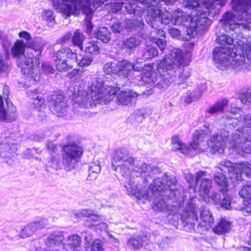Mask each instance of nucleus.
Wrapping results in <instances>:
<instances>
[{"mask_svg":"<svg viewBox=\"0 0 251 251\" xmlns=\"http://www.w3.org/2000/svg\"><path fill=\"white\" fill-rule=\"evenodd\" d=\"M112 167L127 179L125 183L129 195L139 199L150 200L165 193L170 199L175 197L176 191V179L174 176H164L162 179H154L146 188L152 176L158 172V169L141 162L134 163L133 158L126 150L116 151L112 162Z\"/></svg>","mask_w":251,"mask_h":251,"instance_id":"f257e3e1","label":"nucleus"},{"mask_svg":"<svg viewBox=\"0 0 251 251\" xmlns=\"http://www.w3.org/2000/svg\"><path fill=\"white\" fill-rule=\"evenodd\" d=\"M241 112L239 108L235 107L230 111V115L226 117L229 121L228 124L233 127L238 126V128L231 132L222 129L210 137L207 145L214 152H223L226 146L237 151L251 152V115L243 114L239 118L235 117Z\"/></svg>","mask_w":251,"mask_h":251,"instance_id":"f03ea898","label":"nucleus"},{"mask_svg":"<svg viewBox=\"0 0 251 251\" xmlns=\"http://www.w3.org/2000/svg\"><path fill=\"white\" fill-rule=\"evenodd\" d=\"M189 62V59L184 56L180 49H173L170 53L158 64L157 70L159 75L152 66H148L144 69L141 80L147 85V87L150 90L155 87L158 89L166 88L173 81L178 66H188Z\"/></svg>","mask_w":251,"mask_h":251,"instance_id":"7ed1b4c3","label":"nucleus"},{"mask_svg":"<svg viewBox=\"0 0 251 251\" xmlns=\"http://www.w3.org/2000/svg\"><path fill=\"white\" fill-rule=\"evenodd\" d=\"M206 6H212L218 10L223 0H202ZM231 6L234 12H226L220 21L224 30L227 32L238 28L251 30V0H232Z\"/></svg>","mask_w":251,"mask_h":251,"instance_id":"20e7f679","label":"nucleus"},{"mask_svg":"<svg viewBox=\"0 0 251 251\" xmlns=\"http://www.w3.org/2000/svg\"><path fill=\"white\" fill-rule=\"evenodd\" d=\"M242 53H231V49L226 47H216L213 52V58L219 69L224 70L232 68L236 70L248 68L251 62V38L244 43Z\"/></svg>","mask_w":251,"mask_h":251,"instance_id":"39448f33","label":"nucleus"},{"mask_svg":"<svg viewBox=\"0 0 251 251\" xmlns=\"http://www.w3.org/2000/svg\"><path fill=\"white\" fill-rule=\"evenodd\" d=\"M120 88L111 86H104L103 81L97 78L91 85L90 94L86 91H79L74 98V107L88 108L94 103L104 104L112 100Z\"/></svg>","mask_w":251,"mask_h":251,"instance_id":"423d86ee","label":"nucleus"},{"mask_svg":"<svg viewBox=\"0 0 251 251\" xmlns=\"http://www.w3.org/2000/svg\"><path fill=\"white\" fill-rule=\"evenodd\" d=\"M184 6L191 9L195 10V13L192 14L191 26L186 32L191 37L197 35L198 31L204 29L211 24V21L208 15L215 14L218 9L212 6H207L202 0H183Z\"/></svg>","mask_w":251,"mask_h":251,"instance_id":"0eeeda50","label":"nucleus"},{"mask_svg":"<svg viewBox=\"0 0 251 251\" xmlns=\"http://www.w3.org/2000/svg\"><path fill=\"white\" fill-rule=\"evenodd\" d=\"M25 45L22 40H17L11 48L13 57H18L17 63L25 75L29 78L34 77V70L39 67V58L34 57L31 51L24 53Z\"/></svg>","mask_w":251,"mask_h":251,"instance_id":"6e6552de","label":"nucleus"},{"mask_svg":"<svg viewBox=\"0 0 251 251\" xmlns=\"http://www.w3.org/2000/svg\"><path fill=\"white\" fill-rule=\"evenodd\" d=\"M82 154V150L78 145L71 143L63 148L62 164L67 171L75 168Z\"/></svg>","mask_w":251,"mask_h":251,"instance_id":"1a4fd4ad","label":"nucleus"},{"mask_svg":"<svg viewBox=\"0 0 251 251\" xmlns=\"http://www.w3.org/2000/svg\"><path fill=\"white\" fill-rule=\"evenodd\" d=\"M159 2V0H152L149 3L145 1V4L143 5H146V22L154 28V30L151 31V34L157 33L158 36L162 37L164 36L165 32L162 29H159L158 26H156V22L158 21V19L160 20L161 13V11L158 6Z\"/></svg>","mask_w":251,"mask_h":251,"instance_id":"9d476101","label":"nucleus"},{"mask_svg":"<svg viewBox=\"0 0 251 251\" xmlns=\"http://www.w3.org/2000/svg\"><path fill=\"white\" fill-rule=\"evenodd\" d=\"M215 169L213 179L221 187V191L224 194L228 191L229 185L226 176V173L233 170V163L229 160L222 161Z\"/></svg>","mask_w":251,"mask_h":251,"instance_id":"9b49d317","label":"nucleus"},{"mask_svg":"<svg viewBox=\"0 0 251 251\" xmlns=\"http://www.w3.org/2000/svg\"><path fill=\"white\" fill-rule=\"evenodd\" d=\"M75 52L68 47L61 48L57 52L55 60V67L59 72H66L73 67V61H75Z\"/></svg>","mask_w":251,"mask_h":251,"instance_id":"f8f14e48","label":"nucleus"},{"mask_svg":"<svg viewBox=\"0 0 251 251\" xmlns=\"http://www.w3.org/2000/svg\"><path fill=\"white\" fill-rule=\"evenodd\" d=\"M132 68L131 63L123 60L106 63L103 67V71L107 74H114L122 78H125L130 75Z\"/></svg>","mask_w":251,"mask_h":251,"instance_id":"ddd939ff","label":"nucleus"},{"mask_svg":"<svg viewBox=\"0 0 251 251\" xmlns=\"http://www.w3.org/2000/svg\"><path fill=\"white\" fill-rule=\"evenodd\" d=\"M50 110L58 116H62L65 112L67 104L64 97L61 94L53 95L50 101Z\"/></svg>","mask_w":251,"mask_h":251,"instance_id":"4468645a","label":"nucleus"},{"mask_svg":"<svg viewBox=\"0 0 251 251\" xmlns=\"http://www.w3.org/2000/svg\"><path fill=\"white\" fill-rule=\"evenodd\" d=\"M139 94L135 91L127 89L121 91L117 95L116 102L122 105H132L135 102Z\"/></svg>","mask_w":251,"mask_h":251,"instance_id":"2eb2a0df","label":"nucleus"},{"mask_svg":"<svg viewBox=\"0 0 251 251\" xmlns=\"http://www.w3.org/2000/svg\"><path fill=\"white\" fill-rule=\"evenodd\" d=\"M205 130H196L193 134V141L190 144V148L195 151H202L204 149L200 147V144L203 141L205 136L208 134L211 133V131L209 129V124L204 126Z\"/></svg>","mask_w":251,"mask_h":251,"instance_id":"dca6fc26","label":"nucleus"},{"mask_svg":"<svg viewBox=\"0 0 251 251\" xmlns=\"http://www.w3.org/2000/svg\"><path fill=\"white\" fill-rule=\"evenodd\" d=\"M102 222V216L93 213L90 217L87 218L85 225L95 230H100L101 232L105 231L107 232V225Z\"/></svg>","mask_w":251,"mask_h":251,"instance_id":"f3484780","label":"nucleus"},{"mask_svg":"<svg viewBox=\"0 0 251 251\" xmlns=\"http://www.w3.org/2000/svg\"><path fill=\"white\" fill-rule=\"evenodd\" d=\"M239 195L244 199V207L241 208V210L247 213H251V182H248L243 186L239 191Z\"/></svg>","mask_w":251,"mask_h":251,"instance_id":"a211bd4d","label":"nucleus"},{"mask_svg":"<svg viewBox=\"0 0 251 251\" xmlns=\"http://www.w3.org/2000/svg\"><path fill=\"white\" fill-rule=\"evenodd\" d=\"M77 11H81L85 16L86 32L87 33H91L93 30V25L91 19L95 13L94 10L91 7V0H88V2L84 4L81 8L76 9L75 12Z\"/></svg>","mask_w":251,"mask_h":251,"instance_id":"6ab92c4d","label":"nucleus"},{"mask_svg":"<svg viewBox=\"0 0 251 251\" xmlns=\"http://www.w3.org/2000/svg\"><path fill=\"white\" fill-rule=\"evenodd\" d=\"M182 220L186 224H190L193 225L195 221L198 219L197 212L195 210V205L192 201H189L187 203L185 210L181 216Z\"/></svg>","mask_w":251,"mask_h":251,"instance_id":"aec40b11","label":"nucleus"},{"mask_svg":"<svg viewBox=\"0 0 251 251\" xmlns=\"http://www.w3.org/2000/svg\"><path fill=\"white\" fill-rule=\"evenodd\" d=\"M152 0H128L126 3L125 8L129 14H134L136 15L141 16L145 10V7H141L137 4V2L142 5H144L145 1L148 3L151 2Z\"/></svg>","mask_w":251,"mask_h":251,"instance_id":"412c9836","label":"nucleus"},{"mask_svg":"<svg viewBox=\"0 0 251 251\" xmlns=\"http://www.w3.org/2000/svg\"><path fill=\"white\" fill-rule=\"evenodd\" d=\"M172 16L173 24L185 26L186 30L190 27L192 17L189 14L184 13L181 10L178 9L174 12Z\"/></svg>","mask_w":251,"mask_h":251,"instance_id":"4be33fe9","label":"nucleus"},{"mask_svg":"<svg viewBox=\"0 0 251 251\" xmlns=\"http://www.w3.org/2000/svg\"><path fill=\"white\" fill-rule=\"evenodd\" d=\"M37 91H30L29 92V96L33 100V104L35 108L39 112V116L41 117L42 119L46 118V112L44 110L45 108V104L44 99L41 96L37 95Z\"/></svg>","mask_w":251,"mask_h":251,"instance_id":"5701e85b","label":"nucleus"},{"mask_svg":"<svg viewBox=\"0 0 251 251\" xmlns=\"http://www.w3.org/2000/svg\"><path fill=\"white\" fill-rule=\"evenodd\" d=\"M200 218L201 222L200 225L201 231L207 230L214 223V218L209 210L206 207H202L200 212Z\"/></svg>","mask_w":251,"mask_h":251,"instance_id":"b1692460","label":"nucleus"},{"mask_svg":"<svg viewBox=\"0 0 251 251\" xmlns=\"http://www.w3.org/2000/svg\"><path fill=\"white\" fill-rule=\"evenodd\" d=\"M49 225V221L47 219H42L37 222L31 223L23 229L25 233L27 235L33 234L35 231L46 227Z\"/></svg>","mask_w":251,"mask_h":251,"instance_id":"393cba45","label":"nucleus"},{"mask_svg":"<svg viewBox=\"0 0 251 251\" xmlns=\"http://www.w3.org/2000/svg\"><path fill=\"white\" fill-rule=\"evenodd\" d=\"M11 104L12 106L11 108L10 111H9V110L6 111L3 107L2 98L0 95V120H5L9 122L15 120V117L14 113L15 111V108L13 106L12 103Z\"/></svg>","mask_w":251,"mask_h":251,"instance_id":"a878e982","label":"nucleus"},{"mask_svg":"<svg viewBox=\"0 0 251 251\" xmlns=\"http://www.w3.org/2000/svg\"><path fill=\"white\" fill-rule=\"evenodd\" d=\"M231 228V223L221 218L218 224L213 228V231L216 234H224L228 233Z\"/></svg>","mask_w":251,"mask_h":251,"instance_id":"bb28decb","label":"nucleus"},{"mask_svg":"<svg viewBox=\"0 0 251 251\" xmlns=\"http://www.w3.org/2000/svg\"><path fill=\"white\" fill-rule=\"evenodd\" d=\"M172 149L174 151H180L183 154H187L190 151V148L183 144L179 138L174 136L172 138Z\"/></svg>","mask_w":251,"mask_h":251,"instance_id":"cd10ccee","label":"nucleus"},{"mask_svg":"<svg viewBox=\"0 0 251 251\" xmlns=\"http://www.w3.org/2000/svg\"><path fill=\"white\" fill-rule=\"evenodd\" d=\"M206 90V86L205 84H202L200 85L197 90L188 92V94L186 98L187 102L190 103L193 101L199 100L201 98L202 93Z\"/></svg>","mask_w":251,"mask_h":251,"instance_id":"c85d7f7f","label":"nucleus"},{"mask_svg":"<svg viewBox=\"0 0 251 251\" xmlns=\"http://www.w3.org/2000/svg\"><path fill=\"white\" fill-rule=\"evenodd\" d=\"M228 102V101L226 99L221 100L208 108L205 112L212 115H214L219 112H222L225 107L227 105Z\"/></svg>","mask_w":251,"mask_h":251,"instance_id":"c756f323","label":"nucleus"},{"mask_svg":"<svg viewBox=\"0 0 251 251\" xmlns=\"http://www.w3.org/2000/svg\"><path fill=\"white\" fill-rule=\"evenodd\" d=\"M101 171L99 161L92 162L89 167L87 180L93 181L96 179Z\"/></svg>","mask_w":251,"mask_h":251,"instance_id":"7c9ffc66","label":"nucleus"},{"mask_svg":"<svg viewBox=\"0 0 251 251\" xmlns=\"http://www.w3.org/2000/svg\"><path fill=\"white\" fill-rule=\"evenodd\" d=\"M157 49L151 45H147L140 51V54L143 59H151L158 55Z\"/></svg>","mask_w":251,"mask_h":251,"instance_id":"2f4dec72","label":"nucleus"},{"mask_svg":"<svg viewBox=\"0 0 251 251\" xmlns=\"http://www.w3.org/2000/svg\"><path fill=\"white\" fill-rule=\"evenodd\" d=\"M143 25L144 23L142 20L127 19L125 21V28L127 31L137 30L142 28Z\"/></svg>","mask_w":251,"mask_h":251,"instance_id":"473e14b6","label":"nucleus"},{"mask_svg":"<svg viewBox=\"0 0 251 251\" xmlns=\"http://www.w3.org/2000/svg\"><path fill=\"white\" fill-rule=\"evenodd\" d=\"M206 172L203 171L198 172L196 174V178L194 179V176L192 174H185V179L189 184L190 186H193L197 185L199 181L200 180L201 177L206 176Z\"/></svg>","mask_w":251,"mask_h":251,"instance_id":"72a5a7b5","label":"nucleus"},{"mask_svg":"<svg viewBox=\"0 0 251 251\" xmlns=\"http://www.w3.org/2000/svg\"><path fill=\"white\" fill-rule=\"evenodd\" d=\"M95 37L105 43L111 40L110 33L105 27H99L95 34Z\"/></svg>","mask_w":251,"mask_h":251,"instance_id":"f704fd0d","label":"nucleus"},{"mask_svg":"<svg viewBox=\"0 0 251 251\" xmlns=\"http://www.w3.org/2000/svg\"><path fill=\"white\" fill-rule=\"evenodd\" d=\"M147 236H132L128 242V245L132 248L139 249L142 247Z\"/></svg>","mask_w":251,"mask_h":251,"instance_id":"c9c22d12","label":"nucleus"},{"mask_svg":"<svg viewBox=\"0 0 251 251\" xmlns=\"http://www.w3.org/2000/svg\"><path fill=\"white\" fill-rule=\"evenodd\" d=\"M85 37L82 33L79 30H76L72 37V43L75 46L78 47L81 50H83V43L84 41Z\"/></svg>","mask_w":251,"mask_h":251,"instance_id":"e433bc0d","label":"nucleus"},{"mask_svg":"<svg viewBox=\"0 0 251 251\" xmlns=\"http://www.w3.org/2000/svg\"><path fill=\"white\" fill-rule=\"evenodd\" d=\"M85 51L91 54H97L100 51L98 43L96 41H91L87 42L85 46Z\"/></svg>","mask_w":251,"mask_h":251,"instance_id":"4c0bfd02","label":"nucleus"},{"mask_svg":"<svg viewBox=\"0 0 251 251\" xmlns=\"http://www.w3.org/2000/svg\"><path fill=\"white\" fill-rule=\"evenodd\" d=\"M200 180L201 182L200 185L199 191L201 195L203 193L207 196L208 195L210 190L211 188L212 181L210 179L203 178L202 177H201Z\"/></svg>","mask_w":251,"mask_h":251,"instance_id":"58836bf2","label":"nucleus"},{"mask_svg":"<svg viewBox=\"0 0 251 251\" xmlns=\"http://www.w3.org/2000/svg\"><path fill=\"white\" fill-rule=\"evenodd\" d=\"M140 44V40L136 37H131L125 39L123 42V46L126 49L133 50Z\"/></svg>","mask_w":251,"mask_h":251,"instance_id":"ea45409f","label":"nucleus"},{"mask_svg":"<svg viewBox=\"0 0 251 251\" xmlns=\"http://www.w3.org/2000/svg\"><path fill=\"white\" fill-rule=\"evenodd\" d=\"M216 41L221 45H232L234 40L229 35L226 34H222L221 33H217Z\"/></svg>","mask_w":251,"mask_h":251,"instance_id":"a19ab883","label":"nucleus"},{"mask_svg":"<svg viewBox=\"0 0 251 251\" xmlns=\"http://www.w3.org/2000/svg\"><path fill=\"white\" fill-rule=\"evenodd\" d=\"M78 63V65L81 67H84L89 66L92 62V58L89 56H83L82 57L80 55H77L75 53V61Z\"/></svg>","mask_w":251,"mask_h":251,"instance_id":"79ce46f5","label":"nucleus"},{"mask_svg":"<svg viewBox=\"0 0 251 251\" xmlns=\"http://www.w3.org/2000/svg\"><path fill=\"white\" fill-rule=\"evenodd\" d=\"M173 17L170 15L168 11H165L164 13L161 12L160 14V20L158 19V21L156 23H161V24L168 25L170 23L173 24ZM156 26H157L156 25Z\"/></svg>","mask_w":251,"mask_h":251,"instance_id":"37998d69","label":"nucleus"},{"mask_svg":"<svg viewBox=\"0 0 251 251\" xmlns=\"http://www.w3.org/2000/svg\"><path fill=\"white\" fill-rule=\"evenodd\" d=\"M27 46L30 48L31 49L34 50L35 52H37V53L34 55V57H38L39 58V55L41 54L43 51V48L44 45L42 44L39 43H31L29 42L27 44ZM40 63V59H39V63Z\"/></svg>","mask_w":251,"mask_h":251,"instance_id":"c03bdc74","label":"nucleus"},{"mask_svg":"<svg viewBox=\"0 0 251 251\" xmlns=\"http://www.w3.org/2000/svg\"><path fill=\"white\" fill-rule=\"evenodd\" d=\"M41 16L43 20L49 22H53L55 20V16L53 11L50 10L46 9L43 10Z\"/></svg>","mask_w":251,"mask_h":251,"instance_id":"a18cd8bd","label":"nucleus"},{"mask_svg":"<svg viewBox=\"0 0 251 251\" xmlns=\"http://www.w3.org/2000/svg\"><path fill=\"white\" fill-rule=\"evenodd\" d=\"M63 236H49L46 244L49 247H51L53 245H60L62 244L61 238Z\"/></svg>","mask_w":251,"mask_h":251,"instance_id":"49530a36","label":"nucleus"},{"mask_svg":"<svg viewBox=\"0 0 251 251\" xmlns=\"http://www.w3.org/2000/svg\"><path fill=\"white\" fill-rule=\"evenodd\" d=\"M239 168L242 173L248 177H251V164L248 162H243L239 164Z\"/></svg>","mask_w":251,"mask_h":251,"instance_id":"de8ad7c7","label":"nucleus"},{"mask_svg":"<svg viewBox=\"0 0 251 251\" xmlns=\"http://www.w3.org/2000/svg\"><path fill=\"white\" fill-rule=\"evenodd\" d=\"M231 198L229 196H224L219 205H220L222 208L225 209H230L231 208Z\"/></svg>","mask_w":251,"mask_h":251,"instance_id":"09e8293b","label":"nucleus"},{"mask_svg":"<svg viewBox=\"0 0 251 251\" xmlns=\"http://www.w3.org/2000/svg\"><path fill=\"white\" fill-rule=\"evenodd\" d=\"M123 4L124 2H123L113 1L110 2L108 6L111 12L116 13L121 10Z\"/></svg>","mask_w":251,"mask_h":251,"instance_id":"8fccbe9b","label":"nucleus"},{"mask_svg":"<svg viewBox=\"0 0 251 251\" xmlns=\"http://www.w3.org/2000/svg\"><path fill=\"white\" fill-rule=\"evenodd\" d=\"M240 99L241 102L245 104L251 103V90L241 94Z\"/></svg>","mask_w":251,"mask_h":251,"instance_id":"3c124183","label":"nucleus"},{"mask_svg":"<svg viewBox=\"0 0 251 251\" xmlns=\"http://www.w3.org/2000/svg\"><path fill=\"white\" fill-rule=\"evenodd\" d=\"M59 159L58 156H52L47 166L48 168H51L56 170L59 168Z\"/></svg>","mask_w":251,"mask_h":251,"instance_id":"603ef678","label":"nucleus"},{"mask_svg":"<svg viewBox=\"0 0 251 251\" xmlns=\"http://www.w3.org/2000/svg\"><path fill=\"white\" fill-rule=\"evenodd\" d=\"M152 207L154 210L163 211L167 208V205L164 200H159L154 203Z\"/></svg>","mask_w":251,"mask_h":251,"instance_id":"864d4df0","label":"nucleus"},{"mask_svg":"<svg viewBox=\"0 0 251 251\" xmlns=\"http://www.w3.org/2000/svg\"><path fill=\"white\" fill-rule=\"evenodd\" d=\"M91 251H103V244L101 240L99 239L95 240L91 244Z\"/></svg>","mask_w":251,"mask_h":251,"instance_id":"5fc2aeb1","label":"nucleus"},{"mask_svg":"<svg viewBox=\"0 0 251 251\" xmlns=\"http://www.w3.org/2000/svg\"><path fill=\"white\" fill-rule=\"evenodd\" d=\"M68 245L73 247H77L80 245L81 239L80 236H68Z\"/></svg>","mask_w":251,"mask_h":251,"instance_id":"6e6d98bb","label":"nucleus"},{"mask_svg":"<svg viewBox=\"0 0 251 251\" xmlns=\"http://www.w3.org/2000/svg\"><path fill=\"white\" fill-rule=\"evenodd\" d=\"M111 29L115 33H120L123 30V27L119 21H116L111 25Z\"/></svg>","mask_w":251,"mask_h":251,"instance_id":"4d7b16f0","label":"nucleus"},{"mask_svg":"<svg viewBox=\"0 0 251 251\" xmlns=\"http://www.w3.org/2000/svg\"><path fill=\"white\" fill-rule=\"evenodd\" d=\"M154 42L155 43L161 50L162 51L165 50L166 46V41L165 40L154 38Z\"/></svg>","mask_w":251,"mask_h":251,"instance_id":"13d9d810","label":"nucleus"},{"mask_svg":"<svg viewBox=\"0 0 251 251\" xmlns=\"http://www.w3.org/2000/svg\"><path fill=\"white\" fill-rule=\"evenodd\" d=\"M42 70L46 74H53L54 69L50 64L46 62L43 64L42 66Z\"/></svg>","mask_w":251,"mask_h":251,"instance_id":"bf43d9fd","label":"nucleus"},{"mask_svg":"<svg viewBox=\"0 0 251 251\" xmlns=\"http://www.w3.org/2000/svg\"><path fill=\"white\" fill-rule=\"evenodd\" d=\"M191 73L188 70H184L179 75L178 78L180 82H183L187 80L190 76Z\"/></svg>","mask_w":251,"mask_h":251,"instance_id":"052dcab7","label":"nucleus"},{"mask_svg":"<svg viewBox=\"0 0 251 251\" xmlns=\"http://www.w3.org/2000/svg\"><path fill=\"white\" fill-rule=\"evenodd\" d=\"M210 199L216 205H219L222 200L221 196L216 192H213L210 196Z\"/></svg>","mask_w":251,"mask_h":251,"instance_id":"680f3d73","label":"nucleus"},{"mask_svg":"<svg viewBox=\"0 0 251 251\" xmlns=\"http://www.w3.org/2000/svg\"><path fill=\"white\" fill-rule=\"evenodd\" d=\"M228 173L229 175V177H231L233 179H235L236 180L239 181L241 180L242 176L240 174H238L234 171V167L233 166V170L231 171H228Z\"/></svg>","mask_w":251,"mask_h":251,"instance_id":"e2e57ef3","label":"nucleus"},{"mask_svg":"<svg viewBox=\"0 0 251 251\" xmlns=\"http://www.w3.org/2000/svg\"><path fill=\"white\" fill-rule=\"evenodd\" d=\"M81 74V72L79 70L74 69L67 75L68 77L69 78H77L79 77Z\"/></svg>","mask_w":251,"mask_h":251,"instance_id":"0e129e2a","label":"nucleus"},{"mask_svg":"<svg viewBox=\"0 0 251 251\" xmlns=\"http://www.w3.org/2000/svg\"><path fill=\"white\" fill-rule=\"evenodd\" d=\"M10 149L9 145L7 143L0 144V154L7 152Z\"/></svg>","mask_w":251,"mask_h":251,"instance_id":"69168bd1","label":"nucleus"},{"mask_svg":"<svg viewBox=\"0 0 251 251\" xmlns=\"http://www.w3.org/2000/svg\"><path fill=\"white\" fill-rule=\"evenodd\" d=\"M169 33L172 37H177L180 35V31L175 28H170L169 30Z\"/></svg>","mask_w":251,"mask_h":251,"instance_id":"338daca9","label":"nucleus"},{"mask_svg":"<svg viewBox=\"0 0 251 251\" xmlns=\"http://www.w3.org/2000/svg\"><path fill=\"white\" fill-rule=\"evenodd\" d=\"M19 36L21 38L25 39L26 41H29L31 39L30 34L25 31L19 32Z\"/></svg>","mask_w":251,"mask_h":251,"instance_id":"774afa93","label":"nucleus"}]
</instances>
